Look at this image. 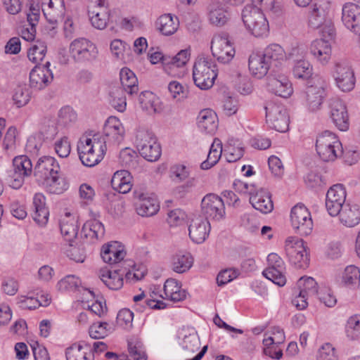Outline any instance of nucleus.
Instances as JSON below:
<instances>
[{
    "mask_svg": "<svg viewBox=\"0 0 360 360\" xmlns=\"http://www.w3.org/2000/svg\"><path fill=\"white\" fill-rule=\"evenodd\" d=\"M77 150L82 164L93 167L103 160L106 150V140L99 134L82 137L78 143Z\"/></svg>",
    "mask_w": 360,
    "mask_h": 360,
    "instance_id": "1",
    "label": "nucleus"
},
{
    "mask_svg": "<svg viewBox=\"0 0 360 360\" xmlns=\"http://www.w3.org/2000/svg\"><path fill=\"white\" fill-rule=\"evenodd\" d=\"M217 77L216 65L211 60L199 57L194 63L193 79L194 84L202 90L210 89Z\"/></svg>",
    "mask_w": 360,
    "mask_h": 360,
    "instance_id": "2",
    "label": "nucleus"
},
{
    "mask_svg": "<svg viewBox=\"0 0 360 360\" xmlns=\"http://www.w3.org/2000/svg\"><path fill=\"white\" fill-rule=\"evenodd\" d=\"M316 150L325 162L334 161L342 154V146L338 136L330 131H325L316 138Z\"/></svg>",
    "mask_w": 360,
    "mask_h": 360,
    "instance_id": "3",
    "label": "nucleus"
},
{
    "mask_svg": "<svg viewBox=\"0 0 360 360\" xmlns=\"http://www.w3.org/2000/svg\"><path fill=\"white\" fill-rule=\"evenodd\" d=\"M326 88V82L321 78H317L302 92V104L308 112L314 113L321 110L327 96Z\"/></svg>",
    "mask_w": 360,
    "mask_h": 360,
    "instance_id": "4",
    "label": "nucleus"
},
{
    "mask_svg": "<svg viewBox=\"0 0 360 360\" xmlns=\"http://www.w3.org/2000/svg\"><path fill=\"white\" fill-rule=\"evenodd\" d=\"M242 20L246 28L255 37L267 34L269 23L260 8L252 5L246 6L242 11Z\"/></svg>",
    "mask_w": 360,
    "mask_h": 360,
    "instance_id": "5",
    "label": "nucleus"
},
{
    "mask_svg": "<svg viewBox=\"0 0 360 360\" xmlns=\"http://www.w3.org/2000/svg\"><path fill=\"white\" fill-rule=\"evenodd\" d=\"M70 53L77 63L91 62L98 58V50L95 44L86 38H79L70 45Z\"/></svg>",
    "mask_w": 360,
    "mask_h": 360,
    "instance_id": "6",
    "label": "nucleus"
},
{
    "mask_svg": "<svg viewBox=\"0 0 360 360\" xmlns=\"http://www.w3.org/2000/svg\"><path fill=\"white\" fill-rule=\"evenodd\" d=\"M285 251L290 262L297 268L308 266L309 259L303 240L288 237L285 240Z\"/></svg>",
    "mask_w": 360,
    "mask_h": 360,
    "instance_id": "7",
    "label": "nucleus"
},
{
    "mask_svg": "<svg viewBox=\"0 0 360 360\" xmlns=\"http://www.w3.org/2000/svg\"><path fill=\"white\" fill-rule=\"evenodd\" d=\"M293 229L300 236H307L313 229V221L308 209L302 204L295 205L290 213Z\"/></svg>",
    "mask_w": 360,
    "mask_h": 360,
    "instance_id": "8",
    "label": "nucleus"
},
{
    "mask_svg": "<svg viewBox=\"0 0 360 360\" xmlns=\"http://www.w3.org/2000/svg\"><path fill=\"white\" fill-rule=\"evenodd\" d=\"M265 110L266 122L271 128L282 133L288 130L289 117L284 106L269 103Z\"/></svg>",
    "mask_w": 360,
    "mask_h": 360,
    "instance_id": "9",
    "label": "nucleus"
},
{
    "mask_svg": "<svg viewBox=\"0 0 360 360\" xmlns=\"http://www.w3.org/2000/svg\"><path fill=\"white\" fill-rule=\"evenodd\" d=\"M213 56L221 63H229L235 56V49L225 34L214 35L211 41Z\"/></svg>",
    "mask_w": 360,
    "mask_h": 360,
    "instance_id": "10",
    "label": "nucleus"
},
{
    "mask_svg": "<svg viewBox=\"0 0 360 360\" xmlns=\"http://www.w3.org/2000/svg\"><path fill=\"white\" fill-rule=\"evenodd\" d=\"M333 76L338 87L342 91H350L354 89L356 81L354 73L347 62H337L334 67Z\"/></svg>",
    "mask_w": 360,
    "mask_h": 360,
    "instance_id": "11",
    "label": "nucleus"
},
{
    "mask_svg": "<svg viewBox=\"0 0 360 360\" xmlns=\"http://www.w3.org/2000/svg\"><path fill=\"white\" fill-rule=\"evenodd\" d=\"M201 214L207 221L209 219L219 220L225 214L222 199L213 193L206 195L201 201Z\"/></svg>",
    "mask_w": 360,
    "mask_h": 360,
    "instance_id": "12",
    "label": "nucleus"
},
{
    "mask_svg": "<svg viewBox=\"0 0 360 360\" xmlns=\"http://www.w3.org/2000/svg\"><path fill=\"white\" fill-rule=\"evenodd\" d=\"M329 115L334 124L340 131L349 129V122L347 107L345 103L337 98H333L328 102Z\"/></svg>",
    "mask_w": 360,
    "mask_h": 360,
    "instance_id": "13",
    "label": "nucleus"
},
{
    "mask_svg": "<svg viewBox=\"0 0 360 360\" xmlns=\"http://www.w3.org/2000/svg\"><path fill=\"white\" fill-rule=\"evenodd\" d=\"M267 261L269 266L263 271V276L278 286H283L286 283V278L282 272L284 269L283 261L276 253L269 254Z\"/></svg>",
    "mask_w": 360,
    "mask_h": 360,
    "instance_id": "14",
    "label": "nucleus"
},
{
    "mask_svg": "<svg viewBox=\"0 0 360 360\" xmlns=\"http://www.w3.org/2000/svg\"><path fill=\"white\" fill-rule=\"evenodd\" d=\"M346 191L340 184H336L330 188L326 194V207L328 214L332 217L338 216L345 206Z\"/></svg>",
    "mask_w": 360,
    "mask_h": 360,
    "instance_id": "15",
    "label": "nucleus"
},
{
    "mask_svg": "<svg viewBox=\"0 0 360 360\" xmlns=\"http://www.w3.org/2000/svg\"><path fill=\"white\" fill-rule=\"evenodd\" d=\"M59 171L60 166L54 158L44 156L38 160L34 168V176L36 181L41 184Z\"/></svg>",
    "mask_w": 360,
    "mask_h": 360,
    "instance_id": "16",
    "label": "nucleus"
},
{
    "mask_svg": "<svg viewBox=\"0 0 360 360\" xmlns=\"http://www.w3.org/2000/svg\"><path fill=\"white\" fill-rule=\"evenodd\" d=\"M268 90L276 96L288 98L293 91L292 84L283 74L271 73L267 77Z\"/></svg>",
    "mask_w": 360,
    "mask_h": 360,
    "instance_id": "17",
    "label": "nucleus"
},
{
    "mask_svg": "<svg viewBox=\"0 0 360 360\" xmlns=\"http://www.w3.org/2000/svg\"><path fill=\"white\" fill-rule=\"evenodd\" d=\"M42 11L47 21L52 25V29L63 20L65 13L64 0H44Z\"/></svg>",
    "mask_w": 360,
    "mask_h": 360,
    "instance_id": "18",
    "label": "nucleus"
},
{
    "mask_svg": "<svg viewBox=\"0 0 360 360\" xmlns=\"http://www.w3.org/2000/svg\"><path fill=\"white\" fill-rule=\"evenodd\" d=\"M330 4L325 0H320L313 4L309 15V25L314 28H321L324 24L328 23Z\"/></svg>",
    "mask_w": 360,
    "mask_h": 360,
    "instance_id": "19",
    "label": "nucleus"
},
{
    "mask_svg": "<svg viewBox=\"0 0 360 360\" xmlns=\"http://www.w3.org/2000/svg\"><path fill=\"white\" fill-rule=\"evenodd\" d=\"M341 20L344 25L360 35V6L356 4H345L342 8Z\"/></svg>",
    "mask_w": 360,
    "mask_h": 360,
    "instance_id": "20",
    "label": "nucleus"
},
{
    "mask_svg": "<svg viewBox=\"0 0 360 360\" xmlns=\"http://www.w3.org/2000/svg\"><path fill=\"white\" fill-rule=\"evenodd\" d=\"M49 62L40 66L36 65L30 73V84L32 88L41 90L47 86L53 80V76L49 68Z\"/></svg>",
    "mask_w": 360,
    "mask_h": 360,
    "instance_id": "21",
    "label": "nucleus"
},
{
    "mask_svg": "<svg viewBox=\"0 0 360 360\" xmlns=\"http://www.w3.org/2000/svg\"><path fill=\"white\" fill-rule=\"evenodd\" d=\"M105 136H102L113 145H119L124 139V128L120 121L115 117H110L104 126Z\"/></svg>",
    "mask_w": 360,
    "mask_h": 360,
    "instance_id": "22",
    "label": "nucleus"
},
{
    "mask_svg": "<svg viewBox=\"0 0 360 360\" xmlns=\"http://www.w3.org/2000/svg\"><path fill=\"white\" fill-rule=\"evenodd\" d=\"M88 13L91 25L96 29H104L108 20V12L105 6V0H98L89 7Z\"/></svg>",
    "mask_w": 360,
    "mask_h": 360,
    "instance_id": "23",
    "label": "nucleus"
},
{
    "mask_svg": "<svg viewBox=\"0 0 360 360\" xmlns=\"http://www.w3.org/2000/svg\"><path fill=\"white\" fill-rule=\"evenodd\" d=\"M139 201L136 203V210L139 215L150 217L155 215L160 208L158 199L147 193L137 194Z\"/></svg>",
    "mask_w": 360,
    "mask_h": 360,
    "instance_id": "24",
    "label": "nucleus"
},
{
    "mask_svg": "<svg viewBox=\"0 0 360 360\" xmlns=\"http://www.w3.org/2000/svg\"><path fill=\"white\" fill-rule=\"evenodd\" d=\"M188 231L189 236L193 242L202 243L208 236L210 223L206 219L197 217L191 221Z\"/></svg>",
    "mask_w": 360,
    "mask_h": 360,
    "instance_id": "25",
    "label": "nucleus"
},
{
    "mask_svg": "<svg viewBox=\"0 0 360 360\" xmlns=\"http://www.w3.org/2000/svg\"><path fill=\"white\" fill-rule=\"evenodd\" d=\"M338 216L343 226L354 227L360 223V207L357 205L346 204Z\"/></svg>",
    "mask_w": 360,
    "mask_h": 360,
    "instance_id": "26",
    "label": "nucleus"
},
{
    "mask_svg": "<svg viewBox=\"0 0 360 360\" xmlns=\"http://www.w3.org/2000/svg\"><path fill=\"white\" fill-rule=\"evenodd\" d=\"M231 18L229 11L219 3H212L208 6V19L216 27L225 25Z\"/></svg>",
    "mask_w": 360,
    "mask_h": 360,
    "instance_id": "27",
    "label": "nucleus"
},
{
    "mask_svg": "<svg viewBox=\"0 0 360 360\" xmlns=\"http://www.w3.org/2000/svg\"><path fill=\"white\" fill-rule=\"evenodd\" d=\"M126 252L116 241L103 245L101 256L103 260L109 264H115L124 259Z\"/></svg>",
    "mask_w": 360,
    "mask_h": 360,
    "instance_id": "28",
    "label": "nucleus"
},
{
    "mask_svg": "<svg viewBox=\"0 0 360 360\" xmlns=\"http://www.w3.org/2000/svg\"><path fill=\"white\" fill-rule=\"evenodd\" d=\"M33 205L34 212L33 214V219L40 226L46 224L49 212L46 206V198L41 193H37L33 198Z\"/></svg>",
    "mask_w": 360,
    "mask_h": 360,
    "instance_id": "29",
    "label": "nucleus"
},
{
    "mask_svg": "<svg viewBox=\"0 0 360 360\" xmlns=\"http://www.w3.org/2000/svg\"><path fill=\"white\" fill-rule=\"evenodd\" d=\"M198 126L208 134H213L217 129L218 121L217 114L210 109L202 110L197 117Z\"/></svg>",
    "mask_w": 360,
    "mask_h": 360,
    "instance_id": "30",
    "label": "nucleus"
},
{
    "mask_svg": "<svg viewBox=\"0 0 360 360\" xmlns=\"http://www.w3.org/2000/svg\"><path fill=\"white\" fill-rule=\"evenodd\" d=\"M250 202L255 209L265 214L271 212L274 207L269 193L262 188L250 197Z\"/></svg>",
    "mask_w": 360,
    "mask_h": 360,
    "instance_id": "31",
    "label": "nucleus"
},
{
    "mask_svg": "<svg viewBox=\"0 0 360 360\" xmlns=\"http://www.w3.org/2000/svg\"><path fill=\"white\" fill-rule=\"evenodd\" d=\"M132 176L127 170L116 172L111 179L112 188L120 193H127L132 188Z\"/></svg>",
    "mask_w": 360,
    "mask_h": 360,
    "instance_id": "32",
    "label": "nucleus"
},
{
    "mask_svg": "<svg viewBox=\"0 0 360 360\" xmlns=\"http://www.w3.org/2000/svg\"><path fill=\"white\" fill-rule=\"evenodd\" d=\"M139 103L141 108L150 115L159 112L162 110L159 98L149 91H145L140 94Z\"/></svg>",
    "mask_w": 360,
    "mask_h": 360,
    "instance_id": "33",
    "label": "nucleus"
},
{
    "mask_svg": "<svg viewBox=\"0 0 360 360\" xmlns=\"http://www.w3.org/2000/svg\"><path fill=\"white\" fill-rule=\"evenodd\" d=\"M165 299L170 300L174 302H180L186 299V292L181 289V285L174 278L167 279L164 285Z\"/></svg>",
    "mask_w": 360,
    "mask_h": 360,
    "instance_id": "34",
    "label": "nucleus"
},
{
    "mask_svg": "<svg viewBox=\"0 0 360 360\" xmlns=\"http://www.w3.org/2000/svg\"><path fill=\"white\" fill-rule=\"evenodd\" d=\"M310 51L320 63L326 64L330 58L331 46L330 43L325 39H316L311 43Z\"/></svg>",
    "mask_w": 360,
    "mask_h": 360,
    "instance_id": "35",
    "label": "nucleus"
},
{
    "mask_svg": "<svg viewBox=\"0 0 360 360\" xmlns=\"http://www.w3.org/2000/svg\"><path fill=\"white\" fill-rule=\"evenodd\" d=\"M249 69L252 74L257 78L265 76L271 68L262 54L253 53L249 58Z\"/></svg>",
    "mask_w": 360,
    "mask_h": 360,
    "instance_id": "36",
    "label": "nucleus"
},
{
    "mask_svg": "<svg viewBox=\"0 0 360 360\" xmlns=\"http://www.w3.org/2000/svg\"><path fill=\"white\" fill-rule=\"evenodd\" d=\"M120 77L122 89L131 96L138 92V79L131 70L127 68H122L120 73Z\"/></svg>",
    "mask_w": 360,
    "mask_h": 360,
    "instance_id": "37",
    "label": "nucleus"
},
{
    "mask_svg": "<svg viewBox=\"0 0 360 360\" xmlns=\"http://www.w3.org/2000/svg\"><path fill=\"white\" fill-rule=\"evenodd\" d=\"M41 184L44 186L47 192L57 195L63 193L68 187L65 179L60 175L59 172L52 175Z\"/></svg>",
    "mask_w": 360,
    "mask_h": 360,
    "instance_id": "38",
    "label": "nucleus"
},
{
    "mask_svg": "<svg viewBox=\"0 0 360 360\" xmlns=\"http://www.w3.org/2000/svg\"><path fill=\"white\" fill-rule=\"evenodd\" d=\"M264 59L270 63L271 67L278 68L286 57L283 49L278 44H271L267 46L262 54Z\"/></svg>",
    "mask_w": 360,
    "mask_h": 360,
    "instance_id": "39",
    "label": "nucleus"
},
{
    "mask_svg": "<svg viewBox=\"0 0 360 360\" xmlns=\"http://www.w3.org/2000/svg\"><path fill=\"white\" fill-rule=\"evenodd\" d=\"M171 264L174 271L183 274L191 269L193 258L188 252H179L173 255Z\"/></svg>",
    "mask_w": 360,
    "mask_h": 360,
    "instance_id": "40",
    "label": "nucleus"
},
{
    "mask_svg": "<svg viewBox=\"0 0 360 360\" xmlns=\"http://www.w3.org/2000/svg\"><path fill=\"white\" fill-rule=\"evenodd\" d=\"M101 281L110 290H117L123 285L122 274L119 273L118 270L113 271L108 269H103L99 275Z\"/></svg>",
    "mask_w": 360,
    "mask_h": 360,
    "instance_id": "41",
    "label": "nucleus"
},
{
    "mask_svg": "<svg viewBox=\"0 0 360 360\" xmlns=\"http://www.w3.org/2000/svg\"><path fill=\"white\" fill-rule=\"evenodd\" d=\"M156 25L162 34L172 35L178 29L179 20L171 14H165L158 19Z\"/></svg>",
    "mask_w": 360,
    "mask_h": 360,
    "instance_id": "42",
    "label": "nucleus"
},
{
    "mask_svg": "<svg viewBox=\"0 0 360 360\" xmlns=\"http://www.w3.org/2000/svg\"><path fill=\"white\" fill-rule=\"evenodd\" d=\"M77 221L70 215H66L60 221V231L65 240L72 242L78 233Z\"/></svg>",
    "mask_w": 360,
    "mask_h": 360,
    "instance_id": "43",
    "label": "nucleus"
},
{
    "mask_svg": "<svg viewBox=\"0 0 360 360\" xmlns=\"http://www.w3.org/2000/svg\"><path fill=\"white\" fill-rule=\"evenodd\" d=\"M221 153V142L220 140L215 139L210 147L207 160L201 163V169H208L215 165L220 159Z\"/></svg>",
    "mask_w": 360,
    "mask_h": 360,
    "instance_id": "44",
    "label": "nucleus"
},
{
    "mask_svg": "<svg viewBox=\"0 0 360 360\" xmlns=\"http://www.w3.org/2000/svg\"><path fill=\"white\" fill-rule=\"evenodd\" d=\"M14 172L19 176H27L32 171L31 160L26 155L15 157L13 160Z\"/></svg>",
    "mask_w": 360,
    "mask_h": 360,
    "instance_id": "45",
    "label": "nucleus"
},
{
    "mask_svg": "<svg viewBox=\"0 0 360 360\" xmlns=\"http://www.w3.org/2000/svg\"><path fill=\"white\" fill-rule=\"evenodd\" d=\"M39 131L46 138H52L58 131L56 119L49 115L42 117L39 123Z\"/></svg>",
    "mask_w": 360,
    "mask_h": 360,
    "instance_id": "46",
    "label": "nucleus"
},
{
    "mask_svg": "<svg viewBox=\"0 0 360 360\" xmlns=\"http://www.w3.org/2000/svg\"><path fill=\"white\" fill-rule=\"evenodd\" d=\"M110 96L112 107L119 112H124L127 106L125 91L120 86H115L112 89Z\"/></svg>",
    "mask_w": 360,
    "mask_h": 360,
    "instance_id": "47",
    "label": "nucleus"
},
{
    "mask_svg": "<svg viewBox=\"0 0 360 360\" xmlns=\"http://www.w3.org/2000/svg\"><path fill=\"white\" fill-rule=\"evenodd\" d=\"M88 347L81 345L74 344L66 350L67 360H92V354L87 353Z\"/></svg>",
    "mask_w": 360,
    "mask_h": 360,
    "instance_id": "48",
    "label": "nucleus"
},
{
    "mask_svg": "<svg viewBox=\"0 0 360 360\" xmlns=\"http://www.w3.org/2000/svg\"><path fill=\"white\" fill-rule=\"evenodd\" d=\"M82 232L86 237L98 238L104 235V226L99 221L91 220L86 221L83 227Z\"/></svg>",
    "mask_w": 360,
    "mask_h": 360,
    "instance_id": "49",
    "label": "nucleus"
},
{
    "mask_svg": "<svg viewBox=\"0 0 360 360\" xmlns=\"http://www.w3.org/2000/svg\"><path fill=\"white\" fill-rule=\"evenodd\" d=\"M292 72L296 78L308 79L313 74V68L307 60H299L295 63Z\"/></svg>",
    "mask_w": 360,
    "mask_h": 360,
    "instance_id": "50",
    "label": "nucleus"
},
{
    "mask_svg": "<svg viewBox=\"0 0 360 360\" xmlns=\"http://www.w3.org/2000/svg\"><path fill=\"white\" fill-rule=\"evenodd\" d=\"M47 48L44 41H37L27 52L29 60L34 63H39L45 57Z\"/></svg>",
    "mask_w": 360,
    "mask_h": 360,
    "instance_id": "51",
    "label": "nucleus"
},
{
    "mask_svg": "<svg viewBox=\"0 0 360 360\" xmlns=\"http://www.w3.org/2000/svg\"><path fill=\"white\" fill-rule=\"evenodd\" d=\"M189 57L188 50H181L175 56H167V58L165 59V68L168 66L169 68L182 67L188 61Z\"/></svg>",
    "mask_w": 360,
    "mask_h": 360,
    "instance_id": "52",
    "label": "nucleus"
},
{
    "mask_svg": "<svg viewBox=\"0 0 360 360\" xmlns=\"http://www.w3.org/2000/svg\"><path fill=\"white\" fill-rule=\"evenodd\" d=\"M141 146V150L139 151V153L148 161H156L161 155L160 146L158 142L155 143L154 144L148 145V146Z\"/></svg>",
    "mask_w": 360,
    "mask_h": 360,
    "instance_id": "53",
    "label": "nucleus"
},
{
    "mask_svg": "<svg viewBox=\"0 0 360 360\" xmlns=\"http://www.w3.org/2000/svg\"><path fill=\"white\" fill-rule=\"evenodd\" d=\"M360 279V271L358 267L354 265H349L345 269L342 281L348 285L352 286L359 283Z\"/></svg>",
    "mask_w": 360,
    "mask_h": 360,
    "instance_id": "54",
    "label": "nucleus"
},
{
    "mask_svg": "<svg viewBox=\"0 0 360 360\" xmlns=\"http://www.w3.org/2000/svg\"><path fill=\"white\" fill-rule=\"evenodd\" d=\"M156 142V138L153 132L146 129H140L137 131L136 143L139 151L141 150V146H148V145L154 144Z\"/></svg>",
    "mask_w": 360,
    "mask_h": 360,
    "instance_id": "55",
    "label": "nucleus"
},
{
    "mask_svg": "<svg viewBox=\"0 0 360 360\" xmlns=\"http://www.w3.org/2000/svg\"><path fill=\"white\" fill-rule=\"evenodd\" d=\"M136 153L129 148H125L120 151V162L125 167L132 168L136 165Z\"/></svg>",
    "mask_w": 360,
    "mask_h": 360,
    "instance_id": "56",
    "label": "nucleus"
},
{
    "mask_svg": "<svg viewBox=\"0 0 360 360\" xmlns=\"http://www.w3.org/2000/svg\"><path fill=\"white\" fill-rule=\"evenodd\" d=\"M300 292L308 296H314L318 293L317 283L311 277L301 278L298 281Z\"/></svg>",
    "mask_w": 360,
    "mask_h": 360,
    "instance_id": "57",
    "label": "nucleus"
},
{
    "mask_svg": "<svg viewBox=\"0 0 360 360\" xmlns=\"http://www.w3.org/2000/svg\"><path fill=\"white\" fill-rule=\"evenodd\" d=\"M107 322H98L92 324L89 330V335L94 339L103 338L110 332Z\"/></svg>",
    "mask_w": 360,
    "mask_h": 360,
    "instance_id": "58",
    "label": "nucleus"
},
{
    "mask_svg": "<svg viewBox=\"0 0 360 360\" xmlns=\"http://www.w3.org/2000/svg\"><path fill=\"white\" fill-rule=\"evenodd\" d=\"M30 98L29 90L25 86H18L15 89L13 100L18 108L25 105Z\"/></svg>",
    "mask_w": 360,
    "mask_h": 360,
    "instance_id": "59",
    "label": "nucleus"
},
{
    "mask_svg": "<svg viewBox=\"0 0 360 360\" xmlns=\"http://www.w3.org/2000/svg\"><path fill=\"white\" fill-rule=\"evenodd\" d=\"M182 347L185 352H187L185 355L188 354L190 352L194 353L197 352L200 347L198 336L195 334L185 336L183 340Z\"/></svg>",
    "mask_w": 360,
    "mask_h": 360,
    "instance_id": "60",
    "label": "nucleus"
},
{
    "mask_svg": "<svg viewBox=\"0 0 360 360\" xmlns=\"http://www.w3.org/2000/svg\"><path fill=\"white\" fill-rule=\"evenodd\" d=\"M317 360H338L335 347L330 343L323 345L319 349Z\"/></svg>",
    "mask_w": 360,
    "mask_h": 360,
    "instance_id": "61",
    "label": "nucleus"
},
{
    "mask_svg": "<svg viewBox=\"0 0 360 360\" xmlns=\"http://www.w3.org/2000/svg\"><path fill=\"white\" fill-rule=\"evenodd\" d=\"M347 334L352 339H356L360 336V317L352 316L347 321L346 326Z\"/></svg>",
    "mask_w": 360,
    "mask_h": 360,
    "instance_id": "62",
    "label": "nucleus"
},
{
    "mask_svg": "<svg viewBox=\"0 0 360 360\" xmlns=\"http://www.w3.org/2000/svg\"><path fill=\"white\" fill-rule=\"evenodd\" d=\"M189 176V172L186 166L176 165L170 169V176L173 181L181 182L186 179Z\"/></svg>",
    "mask_w": 360,
    "mask_h": 360,
    "instance_id": "63",
    "label": "nucleus"
},
{
    "mask_svg": "<svg viewBox=\"0 0 360 360\" xmlns=\"http://www.w3.org/2000/svg\"><path fill=\"white\" fill-rule=\"evenodd\" d=\"M239 275V271L236 269H226L220 271L217 277V283L221 286L228 283Z\"/></svg>",
    "mask_w": 360,
    "mask_h": 360,
    "instance_id": "64",
    "label": "nucleus"
}]
</instances>
